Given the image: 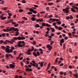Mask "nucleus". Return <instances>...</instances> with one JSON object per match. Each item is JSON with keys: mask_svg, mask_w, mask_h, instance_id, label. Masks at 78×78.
Returning <instances> with one entry per match:
<instances>
[{"mask_svg": "<svg viewBox=\"0 0 78 78\" xmlns=\"http://www.w3.org/2000/svg\"><path fill=\"white\" fill-rule=\"evenodd\" d=\"M71 10L72 11H73V12H76V11L75 10V9L73 8H72L71 9Z\"/></svg>", "mask_w": 78, "mask_h": 78, "instance_id": "obj_18", "label": "nucleus"}, {"mask_svg": "<svg viewBox=\"0 0 78 78\" xmlns=\"http://www.w3.org/2000/svg\"><path fill=\"white\" fill-rule=\"evenodd\" d=\"M29 15H31V14H33V13L31 12H29L27 13Z\"/></svg>", "mask_w": 78, "mask_h": 78, "instance_id": "obj_30", "label": "nucleus"}, {"mask_svg": "<svg viewBox=\"0 0 78 78\" xmlns=\"http://www.w3.org/2000/svg\"><path fill=\"white\" fill-rule=\"evenodd\" d=\"M33 43V44H34V45H36V41H33V42H32V43Z\"/></svg>", "mask_w": 78, "mask_h": 78, "instance_id": "obj_33", "label": "nucleus"}, {"mask_svg": "<svg viewBox=\"0 0 78 78\" xmlns=\"http://www.w3.org/2000/svg\"><path fill=\"white\" fill-rule=\"evenodd\" d=\"M44 27L43 26H41L40 28H41V29H42V28H43Z\"/></svg>", "mask_w": 78, "mask_h": 78, "instance_id": "obj_59", "label": "nucleus"}, {"mask_svg": "<svg viewBox=\"0 0 78 78\" xmlns=\"http://www.w3.org/2000/svg\"><path fill=\"white\" fill-rule=\"evenodd\" d=\"M3 42H4V41L3 40H1L0 41V43H1V44H3Z\"/></svg>", "mask_w": 78, "mask_h": 78, "instance_id": "obj_45", "label": "nucleus"}, {"mask_svg": "<svg viewBox=\"0 0 78 78\" xmlns=\"http://www.w3.org/2000/svg\"><path fill=\"white\" fill-rule=\"evenodd\" d=\"M25 39V37H21V39L22 40H23V39Z\"/></svg>", "mask_w": 78, "mask_h": 78, "instance_id": "obj_51", "label": "nucleus"}, {"mask_svg": "<svg viewBox=\"0 0 78 78\" xmlns=\"http://www.w3.org/2000/svg\"><path fill=\"white\" fill-rule=\"evenodd\" d=\"M37 56H39V55H40V53H39V51L37 52Z\"/></svg>", "mask_w": 78, "mask_h": 78, "instance_id": "obj_28", "label": "nucleus"}, {"mask_svg": "<svg viewBox=\"0 0 78 78\" xmlns=\"http://www.w3.org/2000/svg\"><path fill=\"white\" fill-rule=\"evenodd\" d=\"M58 58H57L55 59V62H58Z\"/></svg>", "mask_w": 78, "mask_h": 78, "instance_id": "obj_41", "label": "nucleus"}, {"mask_svg": "<svg viewBox=\"0 0 78 78\" xmlns=\"http://www.w3.org/2000/svg\"><path fill=\"white\" fill-rule=\"evenodd\" d=\"M73 76H75L76 78H77L78 77V75L77 74H74Z\"/></svg>", "mask_w": 78, "mask_h": 78, "instance_id": "obj_22", "label": "nucleus"}, {"mask_svg": "<svg viewBox=\"0 0 78 78\" xmlns=\"http://www.w3.org/2000/svg\"><path fill=\"white\" fill-rule=\"evenodd\" d=\"M60 42L61 43H64V39H62L60 41Z\"/></svg>", "mask_w": 78, "mask_h": 78, "instance_id": "obj_16", "label": "nucleus"}, {"mask_svg": "<svg viewBox=\"0 0 78 78\" xmlns=\"http://www.w3.org/2000/svg\"><path fill=\"white\" fill-rule=\"evenodd\" d=\"M0 17L1 18V20H5V19H6V17H3V16H0Z\"/></svg>", "mask_w": 78, "mask_h": 78, "instance_id": "obj_10", "label": "nucleus"}, {"mask_svg": "<svg viewBox=\"0 0 78 78\" xmlns=\"http://www.w3.org/2000/svg\"><path fill=\"white\" fill-rule=\"evenodd\" d=\"M34 47L32 46V51H34Z\"/></svg>", "mask_w": 78, "mask_h": 78, "instance_id": "obj_54", "label": "nucleus"}, {"mask_svg": "<svg viewBox=\"0 0 78 78\" xmlns=\"http://www.w3.org/2000/svg\"><path fill=\"white\" fill-rule=\"evenodd\" d=\"M14 31H19V30L17 28H14L13 30Z\"/></svg>", "mask_w": 78, "mask_h": 78, "instance_id": "obj_15", "label": "nucleus"}, {"mask_svg": "<svg viewBox=\"0 0 78 78\" xmlns=\"http://www.w3.org/2000/svg\"><path fill=\"white\" fill-rule=\"evenodd\" d=\"M9 56V55L8 54H6L5 55V57L7 59H9V58H8Z\"/></svg>", "mask_w": 78, "mask_h": 78, "instance_id": "obj_13", "label": "nucleus"}, {"mask_svg": "<svg viewBox=\"0 0 78 78\" xmlns=\"http://www.w3.org/2000/svg\"><path fill=\"white\" fill-rule=\"evenodd\" d=\"M56 23H57V24H59V25L61 24V23H60L59 22H58Z\"/></svg>", "mask_w": 78, "mask_h": 78, "instance_id": "obj_53", "label": "nucleus"}, {"mask_svg": "<svg viewBox=\"0 0 78 78\" xmlns=\"http://www.w3.org/2000/svg\"><path fill=\"white\" fill-rule=\"evenodd\" d=\"M14 28H15V27H11L9 29V31H12V30L14 31Z\"/></svg>", "mask_w": 78, "mask_h": 78, "instance_id": "obj_9", "label": "nucleus"}, {"mask_svg": "<svg viewBox=\"0 0 78 78\" xmlns=\"http://www.w3.org/2000/svg\"><path fill=\"white\" fill-rule=\"evenodd\" d=\"M32 65L34 67H35V66H36V62L33 63Z\"/></svg>", "mask_w": 78, "mask_h": 78, "instance_id": "obj_31", "label": "nucleus"}, {"mask_svg": "<svg viewBox=\"0 0 78 78\" xmlns=\"http://www.w3.org/2000/svg\"><path fill=\"white\" fill-rule=\"evenodd\" d=\"M22 2L23 3H26V1L25 0H23L22 1Z\"/></svg>", "mask_w": 78, "mask_h": 78, "instance_id": "obj_42", "label": "nucleus"}, {"mask_svg": "<svg viewBox=\"0 0 78 78\" xmlns=\"http://www.w3.org/2000/svg\"><path fill=\"white\" fill-rule=\"evenodd\" d=\"M42 25L43 27H45V26H46V27H50V25H49L48 23H42Z\"/></svg>", "mask_w": 78, "mask_h": 78, "instance_id": "obj_3", "label": "nucleus"}, {"mask_svg": "<svg viewBox=\"0 0 78 78\" xmlns=\"http://www.w3.org/2000/svg\"><path fill=\"white\" fill-rule=\"evenodd\" d=\"M33 55L35 56H36V57H37V54H36V53L35 52H34L33 53Z\"/></svg>", "mask_w": 78, "mask_h": 78, "instance_id": "obj_14", "label": "nucleus"}, {"mask_svg": "<svg viewBox=\"0 0 78 78\" xmlns=\"http://www.w3.org/2000/svg\"><path fill=\"white\" fill-rule=\"evenodd\" d=\"M34 6L35 8H38V5H34Z\"/></svg>", "mask_w": 78, "mask_h": 78, "instance_id": "obj_60", "label": "nucleus"}, {"mask_svg": "<svg viewBox=\"0 0 78 78\" xmlns=\"http://www.w3.org/2000/svg\"><path fill=\"white\" fill-rule=\"evenodd\" d=\"M74 8H75V9H77V10L78 9V8L77 7L75 6V7H74Z\"/></svg>", "mask_w": 78, "mask_h": 78, "instance_id": "obj_64", "label": "nucleus"}, {"mask_svg": "<svg viewBox=\"0 0 78 78\" xmlns=\"http://www.w3.org/2000/svg\"><path fill=\"white\" fill-rule=\"evenodd\" d=\"M13 40H15H15H17V38L16 37H13Z\"/></svg>", "mask_w": 78, "mask_h": 78, "instance_id": "obj_35", "label": "nucleus"}, {"mask_svg": "<svg viewBox=\"0 0 78 78\" xmlns=\"http://www.w3.org/2000/svg\"><path fill=\"white\" fill-rule=\"evenodd\" d=\"M69 17L70 19H73V16H72V15H70Z\"/></svg>", "mask_w": 78, "mask_h": 78, "instance_id": "obj_39", "label": "nucleus"}, {"mask_svg": "<svg viewBox=\"0 0 78 78\" xmlns=\"http://www.w3.org/2000/svg\"><path fill=\"white\" fill-rule=\"evenodd\" d=\"M23 10L22 9H20L19 10V12H23Z\"/></svg>", "mask_w": 78, "mask_h": 78, "instance_id": "obj_37", "label": "nucleus"}, {"mask_svg": "<svg viewBox=\"0 0 78 78\" xmlns=\"http://www.w3.org/2000/svg\"><path fill=\"white\" fill-rule=\"evenodd\" d=\"M55 28L56 29H58V28H59V27H58L56 26H55Z\"/></svg>", "mask_w": 78, "mask_h": 78, "instance_id": "obj_58", "label": "nucleus"}, {"mask_svg": "<svg viewBox=\"0 0 78 78\" xmlns=\"http://www.w3.org/2000/svg\"><path fill=\"white\" fill-rule=\"evenodd\" d=\"M38 64L37 63H35V67H36V68H38Z\"/></svg>", "mask_w": 78, "mask_h": 78, "instance_id": "obj_26", "label": "nucleus"}, {"mask_svg": "<svg viewBox=\"0 0 78 78\" xmlns=\"http://www.w3.org/2000/svg\"><path fill=\"white\" fill-rule=\"evenodd\" d=\"M18 46L19 47H23V45H22V44H18Z\"/></svg>", "mask_w": 78, "mask_h": 78, "instance_id": "obj_19", "label": "nucleus"}, {"mask_svg": "<svg viewBox=\"0 0 78 78\" xmlns=\"http://www.w3.org/2000/svg\"><path fill=\"white\" fill-rule=\"evenodd\" d=\"M33 51L32 49H29V50H27V51L28 53H26V54H27V55H31V53L30 52V51Z\"/></svg>", "mask_w": 78, "mask_h": 78, "instance_id": "obj_5", "label": "nucleus"}, {"mask_svg": "<svg viewBox=\"0 0 78 78\" xmlns=\"http://www.w3.org/2000/svg\"><path fill=\"white\" fill-rule=\"evenodd\" d=\"M64 65V64L63 63H62L59 66H62Z\"/></svg>", "mask_w": 78, "mask_h": 78, "instance_id": "obj_62", "label": "nucleus"}, {"mask_svg": "<svg viewBox=\"0 0 78 78\" xmlns=\"http://www.w3.org/2000/svg\"><path fill=\"white\" fill-rule=\"evenodd\" d=\"M31 19L32 21H34L36 20V18H34V17H32L31 18Z\"/></svg>", "mask_w": 78, "mask_h": 78, "instance_id": "obj_21", "label": "nucleus"}, {"mask_svg": "<svg viewBox=\"0 0 78 78\" xmlns=\"http://www.w3.org/2000/svg\"><path fill=\"white\" fill-rule=\"evenodd\" d=\"M29 11H30V12H33L34 10H33V9L32 8H30L29 9Z\"/></svg>", "mask_w": 78, "mask_h": 78, "instance_id": "obj_17", "label": "nucleus"}, {"mask_svg": "<svg viewBox=\"0 0 78 78\" xmlns=\"http://www.w3.org/2000/svg\"><path fill=\"white\" fill-rule=\"evenodd\" d=\"M64 39H65V40H67V39H68V37H64Z\"/></svg>", "mask_w": 78, "mask_h": 78, "instance_id": "obj_57", "label": "nucleus"}, {"mask_svg": "<svg viewBox=\"0 0 78 78\" xmlns=\"http://www.w3.org/2000/svg\"><path fill=\"white\" fill-rule=\"evenodd\" d=\"M11 48L12 49V50H14V49H15L14 47H13V46H11Z\"/></svg>", "mask_w": 78, "mask_h": 78, "instance_id": "obj_55", "label": "nucleus"}, {"mask_svg": "<svg viewBox=\"0 0 78 78\" xmlns=\"http://www.w3.org/2000/svg\"><path fill=\"white\" fill-rule=\"evenodd\" d=\"M56 23H53V26H55H55H56Z\"/></svg>", "mask_w": 78, "mask_h": 78, "instance_id": "obj_48", "label": "nucleus"}, {"mask_svg": "<svg viewBox=\"0 0 78 78\" xmlns=\"http://www.w3.org/2000/svg\"><path fill=\"white\" fill-rule=\"evenodd\" d=\"M7 42H8V43H10L11 44H13V43L10 41L6 40L4 42V44H6Z\"/></svg>", "mask_w": 78, "mask_h": 78, "instance_id": "obj_4", "label": "nucleus"}, {"mask_svg": "<svg viewBox=\"0 0 78 78\" xmlns=\"http://www.w3.org/2000/svg\"><path fill=\"white\" fill-rule=\"evenodd\" d=\"M66 19L67 20H69V19H70V16H68L66 17Z\"/></svg>", "mask_w": 78, "mask_h": 78, "instance_id": "obj_43", "label": "nucleus"}, {"mask_svg": "<svg viewBox=\"0 0 78 78\" xmlns=\"http://www.w3.org/2000/svg\"><path fill=\"white\" fill-rule=\"evenodd\" d=\"M33 13H34V14H36V13H37V12L36 11H33Z\"/></svg>", "mask_w": 78, "mask_h": 78, "instance_id": "obj_49", "label": "nucleus"}, {"mask_svg": "<svg viewBox=\"0 0 78 78\" xmlns=\"http://www.w3.org/2000/svg\"><path fill=\"white\" fill-rule=\"evenodd\" d=\"M48 5L51 6V5H53V2H51V3L48 2Z\"/></svg>", "mask_w": 78, "mask_h": 78, "instance_id": "obj_23", "label": "nucleus"}, {"mask_svg": "<svg viewBox=\"0 0 78 78\" xmlns=\"http://www.w3.org/2000/svg\"><path fill=\"white\" fill-rule=\"evenodd\" d=\"M47 48H50L51 49H52V46H51L50 44H47L46 45Z\"/></svg>", "mask_w": 78, "mask_h": 78, "instance_id": "obj_7", "label": "nucleus"}, {"mask_svg": "<svg viewBox=\"0 0 78 78\" xmlns=\"http://www.w3.org/2000/svg\"><path fill=\"white\" fill-rule=\"evenodd\" d=\"M17 39H18V40H19L20 41V40H21V37H18L17 38Z\"/></svg>", "mask_w": 78, "mask_h": 78, "instance_id": "obj_25", "label": "nucleus"}, {"mask_svg": "<svg viewBox=\"0 0 78 78\" xmlns=\"http://www.w3.org/2000/svg\"><path fill=\"white\" fill-rule=\"evenodd\" d=\"M8 14L9 16H12V14L11 13H9Z\"/></svg>", "mask_w": 78, "mask_h": 78, "instance_id": "obj_56", "label": "nucleus"}, {"mask_svg": "<svg viewBox=\"0 0 78 78\" xmlns=\"http://www.w3.org/2000/svg\"><path fill=\"white\" fill-rule=\"evenodd\" d=\"M24 20H27V18H26L25 17H23L22 18Z\"/></svg>", "mask_w": 78, "mask_h": 78, "instance_id": "obj_40", "label": "nucleus"}, {"mask_svg": "<svg viewBox=\"0 0 78 78\" xmlns=\"http://www.w3.org/2000/svg\"><path fill=\"white\" fill-rule=\"evenodd\" d=\"M50 29H51V31L53 32H55V29H54V28L50 27Z\"/></svg>", "mask_w": 78, "mask_h": 78, "instance_id": "obj_12", "label": "nucleus"}, {"mask_svg": "<svg viewBox=\"0 0 78 78\" xmlns=\"http://www.w3.org/2000/svg\"><path fill=\"white\" fill-rule=\"evenodd\" d=\"M56 19H52V22H53L54 21H56Z\"/></svg>", "mask_w": 78, "mask_h": 78, "instance_id": "obj_46", "label": "nucleus"}, {"mask_svg": "<svg viewBox=\"0 0 78 78\" xmlns=\"http://www.w3.org/2000/svg\"><path fill=\"white\" fill-rule=\"evenodd\" d=\"M16 36H17V35H19V32H16Z\"/></svg>", "mask_w": 78, "mask_h": 78, "instance_id": "obj_50", "label": "nucleus"}, {"mask_svg": "<svg viewBox=\"0 0 78 78\" xmlns=\"http://www.w3.org/2000/svg\"><path fill=\"white\" fill-rule=\"evenodd\" d=\"M11 41L13 43V42H15V40L12 39L11 40Z\"/></svg>", "mask_w": 78, "mask_h": 78, "instance_id": "obj_34", "label": "nucleus"}, {"mask_svg": "<svg viewBox=\"0 0 78 78\" xmlns=\"http://www.w3.org/2000/svg\"><path fill=\"white\" fill-rule=\"evenodd\" d=\"M5 35L6 34H5V33H3L2 34V36H3V37H5Z\"/></svg>", "mask_w": 78, "mask_h": 78, "instance_id": "obj_47", "label": "nucleus"}, {"mask_svg": "<svg viewBox=\"0 0 78 78\" xmlns=\"http://www.w3.org/2000/svg\"><path fill=\"white\" fill-rule=\"evenodd\" d=\"M63 49H66V45H65V44H63Z\"/></svg>", "mask_w": 78, "mask_h": 78, "instance_id": "obj_44", "label": "nucleus"}, {"mask_svg": "<svg viewBox=\"0 0 78 78\" xmlns=\"http://www.w3.org/2000/svg\"><path fill=\"white\" fill-rule=\"evenodd\" d=\"M35 26L36 27H37V28H39L40 27V25L38 24H36Z\"/></svg>", "mask_w": 78, "mask_h": 78, "instance_id": "obj_20", "label": "nucleus"}, {"mask_svg": "<svg viewBox=\"0 0 78 78\" xmlns=\"http://www.w3.org/2000/svg\"><path fill=\"white\" fill-rule=\"evenodd\" d=\"M63 28H62V27H60L58 28V30H62Z\"/></svg>", "mask_w": 78, "mask_h": 78, "instance_id": "obj_32", "label": "nucleus"}, {"mask_svg": "<svg viewBox=\"0 0 78 78\" xmlns=\"http://www.w3.org/2000/svg\"><path fill=\"white\" fill-rule=\"evenodd\" d=\"M1 48H2V49H3V50L4 49H5V46H1Z\"/></svg>", "mask_w": 78, "mask_h": 78, "instance_id": "obj_29", "label": "nucleus"}, {"mask_svg": "<svg viewBox=\"0 0 78 78\" xmlns=\"http://www.w3.org/2000/svg\"><path fill=\"white\" fill-rule=\"evenodd\" d=\"M19 25V24H15L14 26V27H17Z\"/></svg>", "mask_w": 78, "mask_h": 78, "instance_id": "obj_52", "label": "nucleus"}, {"mask_svg": "<svg viewBox=\"0 0 78 78\" xmlns=\"http://www.w3.org/2000/svg\"><path fill=\"white\" fill-rule=\"evenodd\" d=\"M73 44L74 45H75V46H76V45H77V43H74Z\"/></svg>", "mask_w": 78, "mask_h": 78, "instance_id": "obj_63", "label": "nucleus"}, {"mask_svg": "<svg viewBox=\"0 0 78 78\" xmlns=\"http://www.w3.org/2000/svg\"><path fill=\"white\" fill-rule=\"evenodd\" d=\"M13 21H14V20L12 19H11L10 20H9V21L10 23L12 22H13Z\"/></svg>", "mask_w": 78, "mask_h": 78, "instance_id": "obj_38", "label": "nucleus"}, {"mask_svg": "<svg viewBox=\"0 0 78 78\" xmlns=\"http://www.w3.org/2000/svg\"><path fill=\"white\" fill-rule=\"evenodd\" d=\"M7 48H6V53H11V52H12L13 51L12 49H11L10 50V49H9V48H10V47L9 46H7Z\"/></svg>", "mask_w": 78, "mask_h": 78, "instance_id": "obj_1", "label": "nucleus"}, {"mask_svg": "<svg viewBox=\"0 0 78 78\" xmlns=\"http://www.w3.org/2000/svg\"><path fill=\"white\" fill-rule=\"evenodd\" d=\"M69 8H66L65 9H63L62 11L63 12H65L66 14H68V13H69Z\"/></svg>", "mask_w": 78, "mask_h": 78, "instance_id": "obj_2", "label": "nucleus"}, {"mask_svg": "<svg viewBox=\"0 0 78 78\" xmlns=\"http://www.w3.org/2000/svg\"><path fill=\"white\" fill-rule=\"evenodd\" d=\"M44 36L45 37H48L49 36V34H46L44 35Z\"/></svg>", "mask_w": 78, "mask_h": 78, "instance_id": "obj_36", "label": "nucleus"}, {"mask_svg": "<svg viewBox=\"0 0 78 78\" xmlns=\"http://www.w3.org/2000/svg\"><path fill=\"white\" fill-rule=\"evenodd\" d=\"M26 71H33V69L27 68L26 69Z\"/></svg>", "mask_w": 78, "mask_h": 78, "instance_id": "obj_11", "label": "nucleus"}, {"mask_svg": "<svg viewBox=\"0 0 78 78\" xmlns=\"http://www.w3.org/2000/svg\"><path fill=\"white\" fill-rule=\"evenodd\" d=\"M9 66L10 67V68H12V69H14V68H15V66L12 64H10L9 65Z\"/></svg>", "mask_w": 78, "mask_h": 78, "instance_id": "obj_8", "label": "nucleus"}, {"mask_svg": "<svg viewBox=\"0 0 78 78\" xmlns=\"http://www.w3.org/2000/svg\"><path fill=\"white\" fill-rule=\"evenodd\" d=\"M69 51L70 52V53H72V49L71 48H69Z\"/></svg>", "mask_w": 78, "mask_h": 78, "instance_id": "obj_27", "label": "nucleus"}, {"mask_svg": "<svg viewBox=\"0 0 78 78\" xmlns=\"http://www.w3.org/2000/svg\"><path fill=\"white\" fill-rule=\"evenodd\" d=\"M73 5V3H71L69 4V5H70V6H72V5Z\"/></svg>", "mask_w": 78, "mask_h": 78, "instance_id": "obj_61", "label": "nucleus"}, {"mask_svg": "<svg viewBox=\"0 0 78 78\" xmlns=\"http://www.w3.org/2000/svg\"><path fill=\"white\" fill-rule=\"evenodd\" d=\"M8 9V7H5L4 8H2V10H6Z\"/></svg>", "mask_w": 78, "mask_h": 78, "instance_id": "obj_24", "label": "nucleus"}, {"mask_svg": "<svg viewBox=\"0 0 78 78\" xmlns=\"http://www.w3.org/2000/svg\"><path fill=\"white\" fill-rule=\"evenodd\" d=\"M44 62L42 61L41 62H40L38 63V64H39V65H40V67H42V66H43V64H44Z\"/></svg>", "mask_w": 78, "mask_h": 78, "instance_id": "obj_6", "label": "nucleus"}]
</instances>
